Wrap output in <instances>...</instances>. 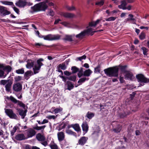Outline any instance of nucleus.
<instances>
[{
  "instance_id": "1",
  "label": "nucleus",
  "mask_w": 149,
  "mask_h": 149,
  "mask_svg": "<svg viewBox=\"0 0 149 149\" xmlns=\"http://www.w3.org/2000/svg\"><path fill=\"white\" fill-rule=\"evenodd\" d=\"M72 72L66 70L64 72V74L67 77H65L63 75H59V77L62 79L63 81L64 82H66L67 80L69 81H74V66L72 67Z\"/></svg>"
},
{
  "instance_id": "2",
  "label": "nucleus",
  "mask_w": 149,
  "mask_h": 149,
  "mask_svg": "<svg viewBox=\"0 0 149 149\" xmlns=\"http://www.w3.org/2000/svg\"><path fill=\"white\" fill-rule=\"evenodd\" d=\"M119 68L117 66L110 67L104 70L105 74L109 77H117L118 75Z\"/></svg>"
},
{
  "instance_id": "3",
  "label": "nucleus",
  "mask_w": 149,
  "mask_h": 149,
  "mask_svg": "<svg viewBox=\"0 0 149 149\" xmlns=\"http://www.w3.org/2000/svg\"><path fill=\"white\" fill-rule=\"evenodd\" d=\"M6 99L8 100H10L12 102L15 104L17 103V105L19 106L20 107H22L23 109H25V104L22 102L17 100L12 96L11 95L10 97L7 96Z\"/></svg>"
},
{
  "instance_id": "4",
  "label": "nucleus",
  "mask_w": 149,
  "mask_h": 149,
  "mask_svg": "<svg viewBox=\"0 0 149 149\" xmlns=\"http://www.w3.org/2000/svg\"><path fill=\"white\" fill-rule=\"evenodd\" d=\"M61 36L59 34H49L45 36L44 40L49 41L58 40L60 39Z\"/></svg>"
},
{
  "instance_id": "5",
  "label": "nucleus",
  "mask_w": 149,
  "mask_h": 149,
  "mask_svg": "<svg viewBox=\"0 0 149 149\" xmlns=\"http://www.w3.org/2000/svg\"><path fill=\"white\" fill-rule=\"evenodd\" d=\"M136 78L138 82L147 83H149V79L146 77L142 74H138L136 75Z\"/></svg>"
},
{
  "instance_id": "6",
  "label": "nucleus",
  "mask_w": 149,
  "mask_h": 149,
  "mask_svg": "<svg viewBox=\"0 0 149 149\" xmlns=\"http://www.w3.org/2000/svg\"><path fill=\"white\" fill-rule=\"evenodd\" d=\"M58 139L60 142L61 147L63 148L65 147V146L66 145V143L65 141H63L64 139L65 136L64 133L63 132H59L57 134Z\"/></svg>"
},
{
  "instance_id": "7",
  "label": "nucleus",
  "mask_w": 149,
  "mask_h": 149,
  "mask_svg": "<svg viewBox=\"0 0 149 149\" xmlns=\"http://www.w3.org/2000/svg\"><path fill=\"white\" fill-rule=\"evenodd\" d=\"M92 31V28H91L87 29L81 32L78 34L77 35L76 37V38L79 39H82L85 36L89 34Z\"/></svg>"
},
{
  "instance_id": "8",
  "label": "nucleus",
  "mask_w": 149,
  "mask_h": 149,
  "mask_svg": "<svg viewBox=\"0 0 149 149\" xmlns=\"http://www.w3.org/2000/svg\"><path fill=\"white\" fill-rule=\"evenodd\" d=\"M92 31V28H91L87 29L81 32L78 34L77 35L76 37V38L79 39H82L85 36L89 34Z\"/></svg>"
},
{
  "instance_id": "9",
  "label": "nucleus",
  "mask_w": 149,
  "mask_h": 149,
  "mask_svg": "<svg viewBox=\"0 0 149 149\" xmlns=\"http://www.w3.org/2000/svg\"><path fill=\"white\" fill-rule=\"evenodd\" d=\"M5 110L6 113L10 118L16 119H17V115L13 112L12 109H5Z\"/></svg>"
},
{
  "instance_id": "10",
  "label": "nucleus",
  "mask_w": 149,
  "mask_h": 149,
  "mask_svg": "<svg viewBox=\"0 0 149 149\" xmlns=\"http://www.w3.org/2000/svg\"><path fill=\"white\" fill-rule=\"evenodd\" d=\"M10 11L7 10L6 8L0 6V15L2 17H4L10 14Z\"/></svg>"
},
{
  "instance_id": "11",
  "label": "nucleus",
  "mask_w": 149,
  "mask_h": 149,
  "mask_svg": "<svg viewBox=\"0 0 149 149\" xmlns=\"http://www.w3.org/2000/svg\"><path fill=\"white\" fill-rule=\"evenodd\" d=\"M72 128L74 130V124H69L68 123L65 132L69 135H74V132L72 130Z\"/></svg>"
},
{
  "instance_id": "12",
  "label": "nucleus",
  "mask_w": 149,
  "mask_h": 149,
  "mask_svg": "<svg viewBox=\"0 0 149 149\" xmlns=\"http://www.w3.org/2000/svg\"><path fill=\"white\" fill-rule=\"evenodd\" d=\"M15 109L18 112L19 115L21 116L22 119L24 118L26 115V113L27 111V109H25L24 110L22 109L16 107Z\"/></svg>"
},
{
  "instance_id": "13",
  "label": "nucleus",
  "mask_w": 149,
  "mask_h": 149,
  "mask_svg": "<svg viewBox=\"0 0 149 149\" xmlns=\"http://www.w3.org/2000/svg\"><path fill=\"white\" fill-rule=\"evenodd\" d=\"M15 4L19 8H24L26 5V1L24 0H19L16 2Z\"/></svg>"
},
{
  "instance_id": "14",
  "label": "nucleus",
  "mask_w": 149,
  "mask_h": 149,
  "mask_svg": "<svg viewBox=\"0 0 149 149\" xmlns=\"http://www.w3.org/2000/svg\"><path fill=\"white\" fill-rule=\"evenodd\" d=\"M122 128L121 125L119 124H117L115 127H113L112 130L114 132L118 133L121 131Z\"/></svg>"
},
{
  "instance_id": "15",
  "label": "nucleus",
  "mask_w": 149,
  "mask_h": 149,
  "mask_svg": "<svg viewBox=\"0 0 149 149\" xmlns=\"http://www.w3.org/2000/svg\"><path fill=\"white\" fill-rule=\"evenodd\" d=\"M125 79L130 80L131 81H133L134 79V77L132 73L129 71H128L125 73Z\"/></svg>"
},
{
  "instance_id": "16",
  "label": "nucleus",
  "mask_w": 149,
  "mask_h": 149,
  "mask_svg": "<svg viewBox=\"0 0 149 149\" xmlns=\"http://www.w3.org/2000/svg\"><path fill=\"white\" fill-rule=\"evenodd\" d=\"M15 139L17 141H20L26 139V138L24 135L22 133L18 134L15 135Z\"/></svg>"
},
{
  "instance_id": "17",
  "label": "nucleus",
  "mask_w": 149,
  "mask_h": 149,
  "mask_svg": "<svg viewBox=\"0 0 149 149\" xmlns=\"http://www.w3.org/2000/svg\"><path fill=\"white\" fill-rule=\"evenodd\" d=\"M40 11H45L48 8V6L44 2H41L38 3Z\"/></svg>"
},
{
  "instance_id": "18",
  "label": "nucleus",
  "mask_w": 149,
  "mask_h": 149,
  "mask_svg": "<svg viewBox=\"0 0 149 149\" xmlns=\"http://www.w3.org/2000/svg\"><path fill=\"white\" fill-rule=\"evenodd\" d=\"M26 131H27V134L28 138L31 137L36 134V132L33 129L30 128L29 130Z\"/></svg>"
},
{
  "instance_id": "19",
  "label": "nucleus",
  "mask_w": 149,
  "mask_h": 149,
  "mask_svg": "<svg viewBox=\"0 0 149 149\" xmlns=\"http://www.w3.org/2000/svg\"><path fill=\"white\" fill-rule=\"evenodd\" d=\"M22 89V86L19 83L14 84L13 86V89L16 92H19Z\"/></svg>"
},
{
  "instance_id": "20",
  "label": "nucleus",
  "mask_w": 149,
  "mask_h": 149,
  "mask_svg": "<svg viewBox=\"0 0 149 149\" xmlns=\"http://www.w3.org/2000/svg\"><path fill=\"white\" fill-rule=\"evenodd\" d=\"M88 139V138L84 136L81 137L79 140L78 143L79 144L83 146L86 143Z\"/></svg>"
},
{
  "instance_id": "21",
  "label": "nucleus",
  "mask_w": 149,
  "mask_h": 149,
  "mask_svg": "<svg viewBox=\"0 0 149 149\" xmlns=\"http://www.w3.org/2000/svg\"><path fill=\"white\" fill-rule=\"evenodd\" d=\"M69 121H67L66 122H63L62 123H60L58 125V130L59 131L65 128L66 126H68Z\"/></svg>"
},
{
  "instance_id": "22",
  "label": "nucleus",
  "mask_w": 149,
  "mask_h": 149,
  "mask_svg": "<svg viewBox=\"0 0 149 149\" xmlns=\"http://www.w3.org/2000/svg\"><path fill=\"white\" fill-rule=\"evenodd\" d=\"M88 78H86L85 77H84L80 79L78 81V84H75V87H77L79 85H81L84 82L88 80Z\"/></svg>"
},
{
  "instance_id": "23",
  "label": "nucleus",
  "mask_w": 149,
  "mask_h": 149,
  "mask_svg": "<svg viewBox=\"0 0 149 149\" xmlns=\"http://www.w3.org/2000/svg\"><path fill=\"white\" fill-rule=\"evenodd\" d=\"M82 130L85 133L83 135H84L85 133H87L88 130V126L87 123L86 122L83 123L81 125Z\"/></svg>"
},
{
  "instance_id": "24",
  "label": "nucleus",
  "mask_w": 149,
  "mask_h": 149,
  "mask_svg": "<svg viewBox=\"0 0 149 149\" xmlns=\"http://www.w3.org/2000/svg\"><path fill=\"white\" fill-rule=\"evenodd\" d=\"M33 74V73L31 70H28L25 72L24 74V77L26 80H28Z\"/></svg>"
},
{
  "instance_id": "25",
  "label": "nucleus",
  "mask_w": 149,
  "mask_h": 149,
  "mask_svg": "<svg viewBox=\"0 0 149 149\" xmlns=\"http://www.w3.org/2000/svg\"><path fill=\"white\" fill-rule=\"evenodd\" d=\"M13 84V81L11 80L6 84L5 87L6 91L8 92H9L10 91V89Z\"/></svg>"
},
{
  "instance_id": "26",
  "label": "nucleus",
  "mask_w": 149,
  "mask_h": 149,
  "mask_svg": "<svg viewBox=\"0 0 149 149\" xmlns=\"http://www.w3.org/2000/svg\"><path fill=\"white\" fill-rule=\"evenodd\" d=\"M27 63L26 65V68L28 69H31L33 67L34 65V62L31 60H28L27 61Z\"/></svg>"
},
{
  "instance_id": "27",
  "label": "nucleus",
  "mask_w": 149,
  "mask_h": 149,
  "mask_svg": "<svg viewBox=\"0 0 149 149\" xmlns=\"http://www.w3.org/2000/svg\"><path fill=\"white\" fill-rule=\"evenodd\" d=\"M61 15L64 17L69 18H72L74 16V14L68 13H63Z\"/></svg>"
},
{
  "instance_id": "28",
  "label": "nucleus",
  "mask_w": 149,
  "mask_h": 149,
  "mask_svg": "<svg viewBox=\"0 0 149 149\" xmlns=\"http://www.w3.org/2000/svg\"><path fill=\"white\" fill-rule=\"evenodd\" d=\"M31 9L33 12H36L40 11L38 3L36 4L31 7Z\"/></svg>"
},
{
  "instance_id": "29",
  "label": "nucleus",
  "mask_w": 149,
  "mask_h": 149,
  "mask_svg": "<svg viewBox=\"0 0 149 149\" xmlns=\"http://www.w3.org/2000/svg\"><path fill=\"white\" fill-rule=\"evenodd\" d=\"M37 139L39 141H42L45 140V137L44 136L42 135L41 134L39 133L36 136Z\"/></svg>"
},
{
  "instance_id": "30",
  "label": "nucleus",
  "mask_w": 149,
  "mask_h": 149,
  "mask_svg": "<svg viewBox=\"0 0 149 149\" xmlns=\"http://www.w3.org/2000/svg\"><path fill=\"white\" fill-rule=\"evenodd\" d=\"M66 85L67 86V89L70 91L74 87L73 84L70 81H67L66 83Z\"/></svg>"
},
{
  "instance_id": "31",
  "label": "nucleus",
  "mask_w": 149,
  "mask_h": 149,
  "mask_svg": "<svg viewBox=\"0 0 149 149\" xmlns=\"http://www.w3.org/2000/svg\"><path fill=\"white\" fill-rule=\"evenodd\" d=\"M37 125V124H36V126L33 127V129L38 131L41 130L42 132H43L44 130L46 127V126L45 125H44L41 126H38Z\"/></svg>"
},
{
  "instance_id": "32",
  "label": "nucleus",
  "mask_w": 149,
  "mask_h": 149,
  "mask_svg": "<svg viewBox=\"0 0 149 149\" xmlns=\"http://www.w3.org/2000/svg\"><path fill=\"white\" fill-rule=\"evenodd\" d=\"M92 72L90 69H88L86 70L83 73V76L85 77H89L91 74L92 73Z\"/></svg>"
},
{
  "instance_id": "33",
  "label": "nucleus",
  "mask_w": 149,
  "mask_h": 149,
  "mask_svg": "<svg viewBox=\"0 0 149 149\" xmlns=\"http://www.w3.org/2000/svg\"><path fill=\"white\" fill-rule=\"evenodd\" d=\"M121 4L118 6V7L120 9H122L123 10V8H125L127 5V3L126 2V0H123L121 2Z\"/></svg>"
},
{
  "instance_id": "34",
  "label": "nucleus",
  "mask_w": 149,
  "mask_h": 149,
  "mask_svg": "<svg viewBox=\"0 0 149 149\" xmlns=\"http://www.w3.org/2000/svg\"><path fill=\"white\" fill-rule=\"evenodd\" d=\"M63 40L65 41L71 42L73 40L72 36L66 35L65 36V38H63Z\"/></svg>"
},
{
  "instance_id": "35",
  "label": "nucleus",
  "mask_w": 149,
  "mask_h": 149,
  "mask_svg": "<svg viewBox=\"0 0 149 149\" xmlns=\"http://www.w3.org/2000/svg\"><path fill=\"white\" fill-rule=\"evenodd\" d=\"M52 109H54L52 113L54 112L55 114L63 110V109L61 107L56 108H55V107H52Z\"/></svg>"
},
{
  "instance_id": "36",
  "label": "nucleus",
  "mask_w": 149,
  "mask_h": 149,
  "mask_svg": "<svg viewBox=\"0 0 149 149\" xmlns=\"http://www.w3.org/2000/svg\"><path fill=\"white\" fill-rule=\"evenodd\" d=\"M75 131L79 133L78 136H79L81 131L80 127L78 124H75Z\"/></svg>"
},
{
  "instance_id": "37",
  "label": "nucleus",
  "mask_w": 149,
  "mask_h": 149,
  "mask_svg": "<svg viewBox=\"0 0 149 149\" xmlns=\"http://www.w3.org/2000/svg\"><path fill=\"white\" fill-rule=\"evenodd\" d=\"M130 113L129 112L124 111L123 112L120 113L119 114L120 117L121 118H123L126 117L127 115H129Z\"/></svg>"
},
{
  "instance_id": "38",
  "label": "nucleus",
  "mask_w": 149,
  "mask_h": 149,
  "mask_svg": "<svg viewBox=\"0 0 149 149\" xmlns=\"http://www.w3.org/2000/svg\"><path fill=\"white\" fill-rule=\"evenodd\" d=\"M95 116V113L90 111H88L86 115V116L88 119H91Z\"/></svg>"
},
{
  "instance_id": "39",
  "label": "nucleus",
  "mask_w": 149,
  "mask_h": 149,
  "mask_svg": "<svg viewBox=\"0 0 149 149\" xmlns=\"http://www.w3.org/2000/svg\"><path fill=\"white\" fill-rule=\"evenodd\" d=\"M41 67L38 65H37V64H35L34 67L33 68L34 73L36 74L38 72L37 71L38 70H39Z\"/></svg>"
},
{
  "instance_id": "40",
  "label": "nucleus",
  "mask_w": 149,
  "mask_h": 149,
  "mask_svg": "<svg viewBox=\"0 0 149 149\" xmlns=\"http://www.w3.org/2000/svg\"><path fill=\"white\" fill-rule=\"evenodd\" d=\"M49 146L51 149H58V147L54 141H52Z\"/></svg>"
},
{
  "instance_id": "41",
  "label": "nucleus",
  "mask_w": 149,
  "mask_h": 149,
  "mask_svg": "<svg viewBox=\"0 0 149 149\" xmlns=\"http://www.w3.org/2000/svg\"><path fill=\"white\" fill-rule=\"evenodd\" d=\"M101 65L98 64L94 68V72L95 73H100L101 72Z\"/></svg>"
},
{
  "instance_id": "42",
  "label": "nucleus",
  "mask_w": 149,
  "mask_h": 149,
  "mask_svg": "<svg viewBox=\"0 0 149 149\" xmlns=\"http://www.w3.org/2000/svg\"><path fill=\"white\" fill-rule=\"evenodd\" d=\"M15 72L18 74H23L24 73V68H21L15 71Z\"/></svg>"
},
{
  "instance_id": "43",
  "label": "nucleus",
  "mask_w": 149,
  "mask_h": 149,
  "mask_svg": "<svg viewBox=\"0 0 149 149\" xmlns=\"http://www.w3.org/2000/svg\"><path fill=\"white\" fill-rule=\"evenodd\" d=\"M120 67V70L121 71L123 72L126 73L128 71L126 70V69L127 67V66L126 65L124 66H121Z\"/></svg>"
},
{
  "instance_id": "44",
  "label": "nucleus",
  "mask_w": 149,
  "mask_h": 149,
  "mask_svg": "<svg viewBox=\"0 0 149 149\" xmlns=\"http://www.w3.org/2000/svg\"><path fill=\"white\" fill-rule=\"evenodd\" d=\"M6 70L8 72H10L12 70V67L9 65L5 66L3 70Z\"/></svg>"
},
{
  "instance_id": "45",
  "label": "nucleus",
  "mask_w": 149,
  "mask_h": 149,
  "mask_svg": "<svg viewBox=\"0 0 149 149\" xmlns=\"http://www.w3.org/2000/svg\"><path fill=\"white\" fill-rule=\"evenodd\" d=\"M116 18V17L111 16L108 18H105V20L107 21H114Z\"/></svg>"
},
{
  "instance_id": "46",
  "label": "nucleus",
  "mask_w": 149,
  "mask_h": 149,
  "mask_svg": "<svg viewBox=\"0 0 149 149\" xmlns=\"http://www.w3.org/2000/svg\"><path fill=\"white\" fill-rule=\"evenodd\" d=\"M58 67L63 70H65L66 69L67 67L65 65V63H63L60 64Z\"/></svg>"
},
{
  "instance_id": "47",
  "label": "nucleus",
  "mask_w": 149,
  "mask_h": 149,
  "mask_svg": "<svg viewBox=\"0 0 149 149\" xmlns=\"http://www.w3.org/2000/svg\"><path fill=\"white\" fill-rule=\"evenodd\" d=\"M44 61V59L42 58H40L39 59L37 60V65H39L40 67H41V66H42L43 65V63H41V62L42 61Z\"/></svg>"
},
{
  "instance_id": "48",
  "label": "nucleus",
  "mask_w": 149,
  "mask_h": 149,
  "mask_svg": "<svg viewBox=\"0 0 149 149\" xmlns=\"http://www.w3.org/2000/svg\"><path fill=\"white\" fill-rule=\"evenodd\" d=\"M146 37L145 33L143 31L142 32L139 36V38L141 40L144 39Z\"/></svg>"
},
{
  "instance_id": "49",
  "label": "nucleus",
  "mask_w": 149,
  "mask_h": 149,
  "mask_svg": "<svg viewBox=\"0 0 149 149\" xmlns=\"http://www.w3.org/2000/svg\"><path fill=\"white\" fill-rule=\"evenodd\" d=\"M141 49L143 51V54L145 55H147V52L148 51V49L144 47H142Z\"/></svg>"
},
{
  "instance_id": "50",
  "label": "nucleus",
  "mask_w": 149,
  "mask_h": 149,
  "mask_svg": "<svg viewBox=\"0 0 149 149\" xmlns=\"http://www.w3.org/2000/svg\"><path fill=\"white\" fill-rule=\"evenodd\" d=\"M18 127L17 126H14L13 128V130L11 131V135L13 136L15 132L16 131Z\"/></svg>"
},
{
  "instance_id": "51",
  "label": "nucleus",
  "mask_w": 149,
  "mask_h": 149,
  "mask_svg": "<svg viewBox=\"0 0 149 149\" xmlns=\"http://www.w3.org/2000/svg\"><path fill=\"white\" fill-rule=\"evenodd\" d=\"M10 80V79L7 80H2L0 81V84L3 85H5Z\"/></svg>"
},
{
  "instance_id": "52",
  "label": "nucleus",
  "mask_w": 149,
  "mask_h": 149,
  "mask_svg": "<svg viewBox=\"0 0 149 149\" xmlns=\"http://www.w3.org/2000/svg\"><path fill=\"white\" fill-rule=\"evenodd\" d=\"M4 71L1 70L0 69V78H4L6 77L7 74H4Z\"/></svg>"
},
{
  "instance_id": "53",
  "label": "nucleus",
  "mask_w": 149,
  "mask_h": 149,
  "mask_svg": "<svg viewBox=\"0 0 149 149\" xmlns=\"http://www.w3.org/2000/svg\"><path fill=\"white\" fill-rule=\"evenodd\" d=\"M22 79V77L21 76H18L14 77L15 81L17 82L20 81Z\"/></svg>"
},
{
  "instance_id": "54",
  "label": "nucleus",
  "mask_w": 149,
  "mask_h": 149,
  "mask_svg": "<svg viewBox=\"0 0 149 149\" xmlns=\"http://www.w3.org/2000/svg\"><path fill=\"white\" fill-rule=\"evenodd\" d=\"M86 55H84L81 57L77 58L76 60L77 61L78 60L81 61L82 60L85 59L86 58Z\"/></svg>"
},
{
  "instance_id": "55",
  "label": "nucleus",
  "mask_w": 149,
  "mask_h": 149,
  "mask_svg": "<svg viewBox=\"0 0 149 149\" xmlns=\"http://www.w3.org/2000/svg\"><path fill=\"white\" fill-rule=\"evenodd\" d=\"M136 94V92L134 91L132 93V94L130 95V98L131 100H132L134 97H135V95Z\"/></svg>"
},
{
  "instance_id": "56",
  "label": "nucleus",
  "mask_w": 149,
  "mask_h": 149,
  "mask_svg": "<svg viewBox=\"0 0 149 149\" xmlns=\"http://www.w3.org/2000/svg\"><path fill=\"white\" fill-rule=\"evenodd\" d=\"M55 14L54 12L52 10L50 9L49 11L48 12V15H49L52 17H53Z\"/></svg>"
},
{
  "instance_id": "57",
  "label": "nucleus",
  "mask_w": 149,
  "mask_h": 149,
  "mask_svg": "<svg viewBox=\"0 0 149 149\" xmlns=\"http://www.w3.org/2000/svg\"><path fill=\"white\" fill-rule=\"evenodd\" d=\"M128 16L130 17V18H132L134 20H132V21H133L134 22H132V23L133 24H136L135 23V22L136 21V20L134 18V16L133 15H132L131 14H129L128 15Z\"/></svg>"
},
{
  "instance_id": "58",
  "label": "nucleus",
  "mask_w": 149,
  "mask_h": 149,
  "mask_svg": "<svg viewBox=\"0 0 149 149\" xmlns=\"http://www.w3.org/2000/svg\"><path fill=\"white\" fill-rule=\"evenodd\" d=\"M13 8L14 11L18 15L19 14V10L18 8L15 7V6L13 7Z\"/></svg>"
},
{
  "instance_id": "59",
  "label": "nucleus",
  "mask_w": 149,
  "mask_h": 149,
  "mask_svg": "<svg viewBox=\"0 0 149 149\" xmlns=\"http://www.w3.org/2000/svg\"><path fill=\"white\" fill-rule=\"evenodd\" d=\"M104 4V2L102 0L99 2H97L95 3V4L96 5H99L100 6H102Z\"/></svg>"
},
{
  "instance_id": "60",
  "label": "nucleus",
  "mask_w": 149,
  "mask_h": 149,
  "mask_svg": "<svg viewBox=\"0 0 149 149\" xmlns=\"http://www.w3.org/2000/svg\"><path fill=\"white\" fill-rule=\"evenodd\" d=\"M66 8L68 10L72 11L74 9V7L73 6H66Z\"/></svg>"
},
{
  "instance_id": "61",
  "label": "nucleus",
  "mask_w": 149,
  "mask_h": 149,
  "mask_svg": "<svg viewBox=\"0 0 149 149\" xmlns=\"http://www.w3.org/2000/svg\"><path fill=\"white\" fill-rule=\"evenodd\" d=\"M35 46L37 48H39L40 47L43 46L44 45L42 43H36L35 44Z\"/></svg>"
},
{
  "instance_id": "62",
  "label": "nucleus",
  "mask_w": 149,
  "mask_h": 149,
  "mask_svg": "<svg viewBox=\"0 0 149 149\" xmlns=\"http://www.w3.org/2000/svg\"><path fill=\"white\" fill-rule=\"evenodd\" d=\"M57 115L56 116L54 115H52V116H47V118L49 119H55L57 117Z\"/></svg>"
},
{
  "instance_id": "63",
  "label": "nucleus",
  "mask_w": 149,
  "mask_h": 149,
  "mask_svg": "<svg viewBox=\"0 0 149 149\" xmlns=\"http://www.w3.org/2000/svg\"><path fill=\"white\" fill-rule=\"evenodd\" d=\"M4 4L6 5L11 6L13 5V2L10 1H6Z\"/></svg>"
},
{
  "instance_id": "64",
  "label": "nucleus",
  "mask_w": 149,
  "mask_h": 149,
  "mask_svg": "<svg viewBox=\"0 0 149 149\" xmlns=\"http://www.w3.org/2000/svg\"><path fill=\"white\" fill-rule=\"evenodd\" d=\"M41 143L45 146H46L48 144V143L47 141H45V140L42 141Z\"/></svg>"
}]
</instances>
